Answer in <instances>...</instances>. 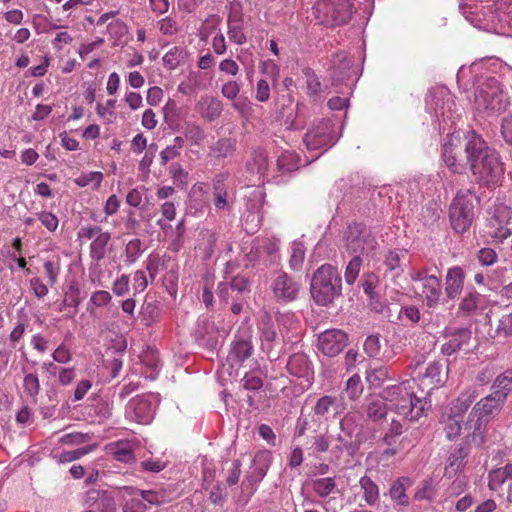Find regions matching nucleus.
Masks as SVG:
<instances>
[{
	"label": "nucleus",
	"mask_w": 512,
	"mask_h": 512,
	"mask_svg": "<svg viewBox=\"0 0 512 512\" xmlns=\"http://www.w3.org/2000/svg\"><path fill=\"white\" fill-rule=\"evenodd\" d=\"M183 134L191 146H201L206 138L205 131L195 123L186 124Z\"/></svg>",
	"instance_id": "a19ab883"
},
{
	"label": "nucleus",
	"mask_w": 512,
	"mask_h": 512,
	"mask_svg": "<svg viewBox=\"0 0 512 512\" xmlns=\"http://www.w3.org/2000/svg\"><path fill=\"white\" fill-rule=\"evenodd\" d=\"M411 486V480L408 477H400L396 479L389 490L392 501L400 506H408L409 499L406 490Z\"/></svg>",
	"instance_id": "cd10ccee"
},
{
	"label": "nucleus",
	"mask_w": 512,
	"mask_h": 512,
	"mask_svg": "<svg viewBox=\"0 0 512 512\" xmlns=\"http://www.w3.org/2000/svg\"><path fill=\"white\" fill-rule=\"evenodd\" d=\"M384 399L375 398L369 400L367 404V416L368 418L376 421L378 419L383 418L386 415V404L384 403Z\"/></svg>",
	"instance_id": "09e8293b"
},
{
	"label": "nucleus",
	"mask_w": 512,
	"mask_h": 512,
	"mask_svg": "<svg viewBox=\"0 0 512 512\" xmlns=\"http://www.w3.org/2000/svg\"><path fill=\"white\" fill-rule=\"evenodd\" d=\"M342 242L343 248L356 256L368 255L378 246L371 229L362 223L348 225L343 231Z\"/></svg>",
	"instance_id": "6e6552de"
},
{
	"label": "nucleus",
	"mask_w": 512,
	"mask_h": 512,
	"mask_svg": "<svg viewBox=\"0 0 512 512\" xmlns=\"http://www.w3.org/2000/svg\"><path fill=\"white\" fill-rule=\"evenodd\" d=\"M467 452L464 448H457L451 452L445 467V476L451 478L465 467Z\"/></svg>",
	"instance_id": "2f4dec72"
},
{
	"label": "nucleus",
	"mask_w": 512,
	"mask_h": 512,
	"mask_svg": "<svg viewBox=\"0 0 512 512\" xmlns=\"http://www.w3.org/2000/svg\"><path fill=\"white\" fill-rule=\"evenodd\" d=\"M482 301V296L475 292H468L459 304V310L465 314L475 312Z\"/></svg>",
	"instance_id": "c03bdc74"
},
{
	"label": "nucleus",
	"mask_w": 512,
	"mask_h": 512,
	"mask_svg": "<svg viewBox=\"0 0 512 512\" xmlns=\"http://www.w3.org/2000/svg\"><path fill=\"white\" fill-rule=\"evenodd\" d=\"M106 450L116 460L120 462H131L134 459L133 456V444L127 440H121L109 443L106 446Z\"/></svg>",
	"instance_id": "a878e982"
},
{
	"label": "nucleus",
	"mask_w": 512,
	"mask_h": 512,
	"mask_svg": "<svg viewBox=\"0 0 512 512\" xmlns=\"http://www.w3.org/2000/svg\"><path fill=\"white\" fill-rule=\"evenodd\" d=\"M229 289L236 291L237 293L249 291V282L245 277L236 276L229 284L220 283L218 286L219 296L226 299Z\"/></svg>",
	"instance_id": "4c0bfd02"
},
{
	"label": "nucleus",
	"mask_w": 512,
	"mask_h": 512,
	"mask_svg": "<svg viewBox=\"0 0 512 512\" xmlns=\"http://www.w3.org/2000/svg\"><path fill=\"white\" fill-rule=\"evenodd\" d=\"M364 351L369 357L387 358L386 356H381V342L377 335H370L366 338Z\"/></svg>",
	"instance_id": "052dcab7"
},
{
	"label": "nucleus",
	"mask_w": 512,
	"mask_h": 512,
	"mask_svg": "<svg viewBox=\"0 0 512 512\" xmlns=\"http://www.w3.org/2000/svg\"><path fill=\"white\" fill-rule=\"evenodd\" d=\"M142 253V242L140 239L130 240L125 247V256L128 263H134Z\"/></svg>",
	"instance_id": "0e129e2a"
},
{
	"label": "nucleus",
	"mask_w": 512,
	"mask_h": 512,
	"mask_svg": "<svg viewBox=\"0 0 512 512\" xmlns=\"http://www.w3.org/2000/svg\"><path fill=\"white\" fill-rule=\"evenodd\" d=\"M313 411L316 415L327 418L331 413H339L340 404L336 397L325 395L317 400Z\"/></svg>",
	"instance_id": "473e14b6"
},
{
	"label": "nucleus",
	"mask_w": 512,
	"mask_h": 512,
	"mask_svg": "<svg viewBox=\"0 0 512 512\" xmlns=\"http://www.w3.org/2000/svg\"><path fill=\"white\" fill-rule=\"evenodd\" d=\"M277 165L282 172L297 170L300 166V157L294 151H285L278 157Z\"/></svg>",
	"instance_id": "58836bf2"
},
{
	"label": "nucleus",
	"mask_w": 512,
	"mask_h": 512,
	"mask_svg": "<svg viewBox=\"0 0 512 512\" xmlns=\"http://www.w3.org/2000/svg\"><path fill=\"white\" fill-rule=\"evenodd\" d=\"M303 74L306 78L307 93L316 96L321 92V83L315 72L310 68H304Z\"/></svg>",
	"instance_id": "5fc2aeb1"
},
{
	"label": "nucleus",
	"mask_w": 512,
	"mask_h": 512,
	"mask_svg": "<svg viewBox=\"0 0 512 512\" xmlns=\"http://www.w3.org/2000/svg\"><path fill=\"white\" fill-rule=\"evenodd\" d=\"M274 296L278 300L292 301L296 299L300 284L284 272H279L271 284Z\"/></svg>",
	"instance_id": "6ab92c4d"
},
{
	"label": "nucleus",
	"mask_w": 512,
	"mask_h": 512,
	"mask_svg": "<svg viewBox=\"0 0 512 512\" xmlns=\"http://www.w3.org/2000/svg\"><path fill=\"white\" fill-rule=\"evenodd\" d=\"M268 167L267 162V153L265 150L259 149L256 150L253 154L252 163L250 164V169L256 172L259 176L265 174Z\"/></svg>",
	"instance_id": "603ef678"
},
{
	"label": "nucleus",
	"mask_w": 512,
	"mask_h": 512,
	"mask_svg": "<svg viewBox=\"0 0 512 512\" xmlns=\"http://www.w3.org/2000/svg\"><path fill=\"white\" fill-rule=\"evenodd\" d=\"M442 365L438 362L430 363L425 371L424 378L429 379L435 386L442 385L445 380L441 376Z\"/></svg>",
	"instance_id": "680f3d73"
},
{
	"label": "nucleus",
	"mask_w": 512,
	"mask_h": 512,
	"mask_svg": "<svg viewBox=\"0 0 512 512\" xmlns=\"http://www.w3.org/2000/svg\"><path fill=\"white\" fill-rule=\"evenodd\" d=\"M409 276L413 282L420 283V296L429 308L438 306L442 296L441 282L435 275H427L426 272L411 269Z\"/></svg>",
	"instance_id": "2eb2a0df"
},
{
	"label": "nucleus",
	"mask_w": 512,
	"mask_h": 512,
	"mask_svg": "<svg viewBox=\"0 0 512 512\" xmlns=\"http://www.w3.org/2000/svg\"><path fill=\"white\" fill-rule=\"evenodd\" d=\"M111 299L112 297L108 291H96L90 297L87 310L90 311L91 314H93L94 307H104L111 302Z\"/></svg>",
	"instance_id": "864d4df0"
},
{
	"label": "nucleus",
	"mask_w": 512,
	"mask_h": 512,
	"mask_svg": "<svg viewBox=\"0 0 512 512\" xmlns=\"http://www.w3.org/2000/svg\"><path fill=\"white\" fill-rule=\"evenodd\" d=\"M346 393L352 400L358 399L363 392V384L359 375L354 374L346 383Z\"/></svg>",
	"instance_id": "bf43d9fd"
},
{
	"label": "nucleus",
	"mask_w": 512,
	"mask_h": 512,
	"mask_svg": "<svg viewBox=\"0 0 512 512\" xmlns=\"http://www.w3.org/2000/svg\"><path fill=\"white\" fill-rule=\"evenodd\" d=\"M404 431L403 425L398 420H392L388 430L384 434L383 442L388 445L392 446L395 443V439L400 436Z\"/></svg>",
	"instance_id": "69168bd1"
},
{
	"label": "nucleus",
	"mask_w": 512,
	"mask_h": 512,
	"mask_svg": "<svg viewBox=\"0 0 512 512\" xmlns=\"http://www.w3.org/2000/svg\"><path fill=\"white\" fill-rule=\"evenodd\" d=\"M45 275L48 278V283L51 286H54L57 282V278L60 273V259L57 257L55 259H50L44 262L43 265Z\"/></svg>",
	"instance_id": "6e6d98bb"
},
{
	"label": "nucleus",
	"mask_w": 512,
	"mask_h": 512,
	"mask_svg": "<svg viewBox=\"0 0 512 512\" xmlns=\"http://www.w3.org/2000/svg\"><path fill=\"white\" fill-rule=\"evenodd\" d=\"M436 485L432 479L424 480L421 485L417 488L414 499L416 500H427L433 501L436 497Z\"/></svg>",
	"instance_id": "49530a36"
},
{
	"label": "nucleus",
	"mask_w": 512,
	"mask_h": 512,
	"mask_svg": "<svg viewBox=\"0 0 512 512\" xmlns=\"http://www.w3.org/2000/svg\"><path fill=\"white\" fill-rule=\"evenodd\" d=\"M389 378L388 369L384 366L366 372V380L371 387H380Z\"/></svg>",
	"instance_id": "de8ad7c7"
},
{
	"label": "nucleus",
	"mask_w": 512,
	"mask_h": 512,
	"mask_svg": "<svg viewBox=\"0 0 512 512\" xmlns=\"http://www.w3.org/2000/svg\"><path fill=\"white\" fill-rule=\"evenodd\" d=\"M107 32L109 36L114 39V45H118L128 33V28L123 21L115 20L108 24Z\"/></svg>",
	"instance_id": "3c124183"
},
{
	"label": "nucleus",
	"mask_w": 512,
	"mask_h": 512,
	"mask_svg": "<svg viewBox=\"0 0 512 512\" xmlns=\"http://www.w3.org/2000/svg\"><path fill=\"white\" fill-rule=\"evenodd\" d=\"M270 463L271 453L269 451H259L255 454L250 470L241 484L244 502H247L255 493L256 485L265 477Z\"/></svg>",
	"instance_id": "f8f14e48"
},
{
	"label": "nucleus",
	"mask_w": 512,
	"mask_h": 512,
	"mask_svg": "<svg viewBox=\"0 0 512 512\" xmlns=\"http://www.w3.org/2000/svg\"><path fill=\"white\" fill-rule=\"evenodd\" d=\"M334 134V124L331 120H320L311 125L306 132L303 141L309 151L328 149L337 141Z\"/></svg>",
	"instance_id": "ddd939ff"
},
{
	"label": "nucleus",
	"mask_w": 512,
	"mask_h": 512,
	"mask_svg": "<svg viewBox=\"0 0 512 512\" xmlns=\"http://www.w3.org/2000/svg\"><path fill=\"white\" fill-rule=\"evenodd\" d=\"M94 449H95V445H90V446L81 447V448L71 450V451H64L59 455L58 460L61 463H69V462L77 460V459L83 457L84 455L92 452Z\"/></svg>",
	"instance_id": "13d9d810"
},
{
	"label": "nucleus",
	"mask_w": 512,
	"mask_h": 512,
	"mask_svg": "<svg viewBox=\"0 0 512 512\" xmlns=\"http://www.w3.org/2000/svg\"><path fill=\"white\" fill-rule=\"evenodd\" d=\"M507 393L504 391H494L492 394L481 399L475 404L471 413L468 425L473 428L472 438L479 444L484 439V418L497 415L505 403Z\"/></svg>",
	"instance_id": "423d86ee"
},
{
	"label": "nucleus",
	"mask_w": 512,
	"mask_h": 512,
	"mask_svg": "<svg viewBox=\"0 0 512 512\" xmlns=\"http://www.w3.org/2000/svg\"><path fill=\"white\" fill-rule=\"evenodd\" d=\"M116 106L115 99H108L105 104L98 103L96 105V113L105 122H112L114 116V108Z\"/></svg>",
	"instance_id": "338daca9"
},
{
	"label": "nucleus",
	"mask_w": 512,
	"mask_h": 512,
	"mask_svg": "<svg viewBox=\"0 0 512 512\" xmlns=\"http://www.w3.org/2000/svg\"><path fill=\"white\" fill-rule=\"evenodd\" d=\"M304 258H305L304 245L299 241L293 242L291 245V255H290V260H289L290 267L293 270L300 269L304 262Z\"/></svg>",
	"instance_id": "8fccbe9b"
},
{
	"label": "nucleus",
	"mask_w": 512,
	"mask_h": 512,
	"mask_svg": "<svg viewBox=\"0 0 512 512\" xmlns=\"http://www.w3.org/2000/svg\"><path fill=\"white\" fill-rule=\"evenodd\" d=\"M475 200L476 197L470 190H461L457 193L450 206V222L455 232L463 233L471 226Z\"/></svg>",
	"instance_id": "9d476101"
},
{
	"label": "nucleus",
	"mask_w": 512,
	"mask_h": 512,
	"mask_svg": "<svg viewBox=\"0 0 512 512\" xmlns=\"http://www.w3.org/2000/svg\"><path fill=\"white\" fill-rule=\"evenodd\" d=\"M123 492L127 495H137L141 501L144 500L151 505H161L174 499V490L171 488H157L154 490H138L133 487H124Z\"/></svg>",
	"instance_id": "aec40b11"
},
{
	"label": "nucleus",
	"mask_w": 512,
	"mask_h": 512,
	"mask_svg": "<svg viewBox=\"0 0 512 512\" xmlns=\"http://www.w3.org/2000/svg\"><path fill=\"white\" fill-rule=\"evenodd\" d=\"M407 258V250L393 249L389 250L384 256V266L393 276H399L402 272V263Z\"/></svg>",
	"instance_id": "bb28decb"
},
{
	"label": "nucleus",
	"mask_w": 512,
	"mask_h": 512,
	"mask_svg": "<svg viewBox=\"0 0 512 512\" xmlns=\"http://www.w3.org/2000/svg\"><path fill=\"white\" fill-rule=\"evenodd\" d=\"M415 385L414 379H408L382 391V398L388 407L410 422L419 420L430 407L425 398L416 397Z\"/></svg>",
	"instance_id": "20e7f679"
},
{
	"label": "nucleus",
	"mask_w": 512,
	"mask_h": 512,
	"mask_svg": "<svg viewBox=\"0 0 512 512\" xmlns=\"http://www.w3.org/2000/svg\"><path fill=\"white\" fill-rule=\"evenodd\" d=\"M461 136L459 132H451L442 144L441 157L446 167L453 173L462 174L466 165L458 160L457 149L460 146Z\"/></svg>",
	"instance_id": "f3484780"
},
{
	"label": "nucleus",
	"mask_w": 512,
	"mask_h": 512,
	"mask_svg": "<svg viewBox=\"0 0 512 512\" xmlns=\"http://www.w3.org/2000/svg\"><path fill=\"white\" fill-rule=\"evenodd\" d=\"M330 63V75L335 81H343L356 75L352 61L344 51L333 54Z\"/></svg>",
	"instance_id": "4be33fe9"
},
{
	"label": "nucleus",
	"mask_w": 512,
	"mask_h": 512,
	"mask_svg": "<svg viewBox=\"0 0 512 512\" xmlns=\"http://www.w3.org/2000/svg\"><path fill=\"white\" fill-rule=\"evenodd\" d=\"M310 486L314 493L321 498L329 497L338 491L334 477L315 478L311 480Z\"/></svg>",
	"instance_id": "72a5a7b5"
},
{
	"label": "nucleus",
	"mask_w": 512,
	"mask_h": 512,
	"mask_svg": "<svg viewBox=\"0 0 512 512\" xmlns=\"http://www.w3.org/2000/svg\"><path fill=\"white\" fill-rule=\"evenodd\" d=\"M103 180V174L99 171H90L87 173H82L79 177H77L74 182L79 187H86L91 185L94 190H97Z\"/></svg>",
	"instance_id": "37998d69"
},
{
	"label": "nucleus",
	"mask_w": 512,
	"mask_h": 512,
	"mask_svg": "<svg viewBox=\"0 0 512 512\" xmlns=\"http://www.w3.org/2000/svg\"><path fill=\"white\" fill-rule=\"evenodd\" d=\"M313 11L320 23L329 26L346 24L353 13L350 0H317Z\"/></svg>",
	"instance_id": "1a4fd4ad"
},
{
	"label": "nucleus",
	"mask_w": 512,
	"mask_h": 512,
	"mask_svg": "<svg viewBox=\"0 0 512 512\" xmlns=\"http://www.w3.org/2000/svg\"><path fill=\"white\" fill-rule=\"evenodd\" d=\"M492 65L495 67L492 73H499L502 81L496 75H483L478 79L474 93V108L483 116L498 115L505 111L510 103L502 82L512 84V68L498 61Z\"/></svg>",
	"instance_id": "f03ea898"
},
{
	"label": "nucleus",
	"mask_w": 512,
	"mask_h": 512,
	"mask_svg": "<svg viewBox=\"0 0 512 512\" xmlns=\"http://www.w3.org/2000/svg\"><path fill=\"white\" fill-rule=\"evenodd\" d=\"M348 343V335L340 329H327L318 336V349L328 357L338 355Z\"/></svg>",
	"instance_id": "dca6fc26"
},
{
	"label": "nucleus",
	"mask_w": 512,
	"mask_h": 512,
	"mask_svg": "<svg viewBox=\"0 0 512 512\" xmlns=\"http://www.w3.org/2000/svg\"><path fill=\"white\" fill-rule=\"evenodd\" d=\"M470 340V333L467 330H460L442 345L443 354L450 356L461 350L463 345Z\"/></svg>",
	"instance_id": "f704fd0d"
},
{
	"label": "nucleus",
	"mask_w": 512,
	"mask_h": 512,
	"mask_svg": "<svg viewBox=\"0 0 512 512\" xmlns=\"http://www.w3.org/2000/svg\"><path fill=\"white\" fill-rule=\"evenodd\" d=\"M476 398L477 392L474 389L464 391L452 402L450 412L455 415V417H462Z\"/></svg>",
	"instance_id": "7c9ffc66"
},
{
	"label": "nucleus",
	"mask_w": 512,
	"mask_h": 512,
	"mask_svg": "<svg viewBox=\"0 0 512 512\" xmlns=\"http://www.w3.org/2000/svg\"><path fill=\"white\" fill-rule=\"evenodd\" d=\"M511 216L512 211L508 206L504 204L496 205L485 226V233L494 242L502 243L512 235Z\"/></svg>",
	"instance_id": "4468645a"
},
{
	"label": "nucleus",
	"mask_w": 512,
	"mask_h": 512,
	"mask_svg": "<svg viewBox=\"0 0 512 512\" xmlns=\"http://www.w3.org/2000/svg\"><path fill=\"white\" fill-rule=\"evenodd\" d=\"M222 110L221 101L214 96L204 95L196 104V111L208 122L216 120L221 115Z\"/></svg>",
	"instance_id": "b1692460"
},
{
	"label": "nucleus",
	"mask_w": 512,
	"mask_h": 512,
	"mask_svg": "<svg viewBox=\"0 0 512 512\" xmlns=\"http://www.w3.org/2000/svg\"><path fill=\"white\" fill-rule=\"evenodd\" d=\"M342 279L336 267L323 264L313 274L311 295L319 305H328L341 294Z\"/></svg>",
	"instance_id": "39448f33"
},
{
	"label": "nucleus",
	"mask_w": 512,
	"mask_h": 512,
	"mask_svg": "<svg viewBox=\"0 0 512 512\" xmlns=\"http://www.w3.org/2000/svg\"><path fill=\"white\" fill-rule=\"evenodd\" d=\"M455 106L454 96L445 87L431 90L426 97V109L434 115L440 131L455 123Z\"/></svg>",
	"instance_id": "0eeeda50"
},
{
	"label": "nucleus",
	"mask_w": 512,
	"mask_h": 512,
	"mask_svg": "<svg viewBox=\"0 0 512 512\" xmlns=\"http://www.w3.org/2000/svg\"><path fill=\"white\" fill-rule=\"evenodd\" d=\"M464 141L465 165L469 167L475 181L483 185L501 183L504 168L498 153L475 131L468 132Z\"/></svg>",
	"instance_id": "f257e3e1"
},
{
	"label": "nucleus",
	"mask_w": 512,
	"mask_h": 512,
	"mask_svg": "<svg viewBox=\"0 0 512 512\" xmlns=\"http://www.w3.org/2000/svg\"><path fill=\"white\" fill-rule=\"evenodd\" d=\"M361 266H362L361 256H356L355 255L350 260L348 265L346 266L345 280H346L347 284L351 285V284H353L356 281V279H357V277L359 275Z\"/></svg>",
	"instance_id": "4d7b16f0"
},
{
	"label": "nucleus",
	"mask_w": 512,
	"mask_h": 512,
	"mask_svg": "<svg viewBox=\"0 0 512 512\" xmlns=\"http://www.w3.org/2000/svg\"><path fill=\"white\" fill-rule=\"evenodd\" d=\"M110 239V233L104 232L92 241L90 244V256L93 260L100 261L105 257Z\"/></svg>",
	"instance_id": "c9c22d12"
},
{
	"label": "nucleus",
	"mask_w": 512,
	"mask_h": 512,
	"mask_svg": "<svg viewBox=\"0 0 512 512\" xmlns=\"http://www.w3.org/2000/svg\"><path fill=\"white\" fill-rule=\"evenodd\" d=\"M362 490V498L368 506L378 504L380 500V491L378 485L369 477L362 476L359 480Z\"/></svg>",
	"instance_id": "c85d7f7f"
},
{
	"label": "nucleus",
	"mask_w": 512,
	"mask_h": 512,
	"mask_svg": "<svg viewBox=\"0 0 512 512\" xmlns=\"http://www.w3.org/2000/svg\"><path fill=\"white\" fill-rule=\"evenodd\" d=\"M164 262L158 254H151L145 262L146 270L151 280H154L157 274L164 269Z\"/></svg>",
	"instance_id": "e2e57ef3"
},
{
	"label": "nucleus",
	"mask_w": 512,
	"mask_h": 512,
	"mask_svg": "<svg viewBox=\"0 0 512 512\" xmlns=\"http://www.w3.org/2000/svg\"><path fill=\"white\" fill-rule=\"evenodd\" d=\"M498 5L494 0H470L460 4V10L473 26L485 31L501 33L506 25H512L511 7L503 11L502 4Z\"/></svg>",
	"instance_id": "7ed1b4c3"
},
{
	"label": "nucleus",
	"mask_w": 512,
	"mask_h": 512,
	"mask_svg": "<svg viewBox=\"0 0 512 512\" xmlns=\"http://www.w3.org/2000/svg\"><path fill=\"white\" fill-rule=\"evenodd\" d=\"M185 57L186 51L181 47L174 46L163 56V64L167 69L173 70L183 62Z\"/></svg>",
	"instance_id": "79ce46f5"
},
{
	"label": "nucleus",
	"mask_w": 512,
	"mask_h": 512,
	"mask_svg": "<svg viewBox=\"0 0 512 512\" xmlns=\"http://www.w3.org/2000/svg\"><path fill=\"white\" fill-rule=\"evenodd\" d=\"M464 278V272L461 267L455 266L448 269L445 278V293L449 299H454L461 293Z\"/></svg>",
	"instance_id": "393cba45"
},
{
	"label": "nucleus",
	"mask_w": 512,
	"mask_h": 512,
	"mask_svg": "<svg viewBox=\"0 0 512 512\" xmlns=\"http://www.w3.org/2000/svg\"><path fill=\"white\" fill-rule=\"evenodd\" d=\"M279 244V239L274 236L254 239L247 253L249 262L259 260L264 254L275 258L279 251Z\"/></svg>",
	"instance_id": "412c9836"
},
{
	"label": "nucleus",
	"mask_w": 512,
	"mask_h": 512,
	"mask_svg": "<svg viewBox=\"0 0 512 512\" xmlns=\"http://www.w3.org/2000/svg\"><path fill=\"white\" fill-rule=\"evenodd\" d=\"M183 146L184 138L181 136L175 137L173 143L160 152L161 165H166L169 161L180 156Z\"/></svg>",
	"instance_id": "ea45409f"
},
{
	"label": "nucleus",
	"mask_w": 512,
	"mask_h": 512,
	"mask_svg": "<svg viewBox=\"0 0 512 512\" xmlns=\"http://www.w3.org/2000/svg\"><path fill=\"white\" fill-rule=\"evenodd\" d=\"M159 401L158 395L153 393L132 398L125 408L126 419L138 424H149L154 419Z\"/></svg>",
	"instance_id": "9b49d317"
},
{
	"label": "nucleus",
	"mask_w": 512,
	"mask_h": 512,
	"mask_svg": "<svg viewBox=\"0 0 512 512\" xmlns=\"http://www.w3.org/2000/svg\"><path fill=\"white\" fill-rule=\"evenodd\" d=\"M496 334L501 337H512V313L504 314L498 321Z\"/></svg>",
	"instance_id": "774afa93"
},
{
	"label": "nucleus",
	"mask_w": 512,
	"mask_h": 512,
	"mask_svg": "<svg viewBox=\"0 0 512 512\" xmlns=\"http://www.w3.org/2000/svg\"><path fill=\"white\" fill-rule=\"evenodd\" d=\"M252 350V343L248 338L236 339L232 344L229 358L238 363H243L251 356Z\"/></svg>",
	"instance_id": "c756f323"
},
{
	"label": "nucleus",
	"mask_w": 512,
	"mask_h": 512,
	"mask_svg": "<svg viewBox=\"0 0 512 512\" xmlns=\"http://www.w3.org/2000/svg\"><path fill=\"white\" fill-rule=\"evenodd\" d=\"M22 371L24 373L23 390L27 396L35 398L40 390L39 378L36 373H27L25 368Z\"/></svg>",
	"instance_id": "a18cd8bd"
},
{
	"label": "nucleus",
	"mask_w": 512,
	"mask_h": 512,
	"mask_svg": "<svg viewBox=\"0 0 512 512\" xmlns=\"http://www.w3.org/2000/svg\"><path fill=\"white\" fill-rule=\"evenodd\" d=\"M228 37L229 39L238 44L242 45L246 41V37L242 31L241 27V19L240 16H238L235 13L230 14L228 18Z\"/></svg>",
	"instance_id": "e433bc0d"
},
{
	"label": "nucleus",
	"mask_w": 512,
	"mask_h": 512,
	"mask_svg": "<svg viewBox=\"0 0 512 512\" xmlns=\"http://www.w3.org/2000/svg\"><path fill=\"white\" fill-rule=\"evenodd\" d=\"M234 196L228 192L222 179H216L213 183V205L218 213H229L234 206Z\"/></svg>",
	"instance_id": "5701e85b"
},
{
	"label": "nucleus",
	"mask_w": 512,
	"mask_h": 512,
	"mask_svg": "<svg viewBox=\"0 0 512 512\" xmlns=\"http://www.w3.org/2000/svg\"><path fill=\"white\" fill-rule=\"evenodd\" d=\"M287 370L292 375L301 379L302 388L311 386L314 378V372L306 355L297 353L290 356L287 363Z\"/></svg>",
	"instance_id": "a211bd4d"
}]
</instances>
